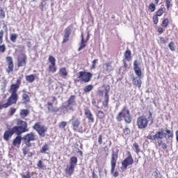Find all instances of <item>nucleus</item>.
Here are the masks:
<instances>
[{"label": "nucleus", "instance_id": "f03ea898", "mask_svg": "<svg viewBox=\"0 0 178 178\" xmlns=\"http://www.w3.org/2000/svg\"><path fill=\"white\" fill-rule=\"evenodd\" d=\"M162 136H160V138H157L156 147H158L159 149H163L166 151L168 149V144H169L170 140L175 137L173 131L165 128L164 130L161 129Z\"/></svg>", "mask_w": 178, "mask_h": 178}, {"label": "nucleus", "instance_id": "c9c22d12", "mask_svg": "<svg viewBox=\"0 0 178 178\" xmlns=\"http://www.w3.org/2000/svg\"><path fill=\"white\" fill-rule=\"evenodd\" d=\"M38 168L40 169H42V170H47V165H44L42 164V161L40 160L38 163H37Z\"/></svg>", "mask_w": 178, "mask_h": 178}, {"label": "nucleus", "instance_id": "6e6552de", "mask_svg": "<svg viewBox=\"0 0 178 178\" xmlns=\"http://www.w3.org/2000/svg\"><path fill=\"white\" fill-rule=\"evenodd\" d=\"M92 79L91 72L80 71L77 74V77L74 80V83H90Z\"/></svg>", "mask_w": 178, "mask_h": 178}, {"label": "nucleus", "instance_id": "0eeeda50", "mask_svg": "<svg viewBox=\"0 0 178 178\" xmlns=\"http://www.w3.org/2000/svg\"><path fill=\"white\" fill-rule=\"evenodd\" d=\"M77 157L72 156L70 161V165H67L65 169L66 177H72L74 175V169L77 166Z\"/></svg>", "mask_w": 178, "mask_h": 178}, {"label": "nucleus", "instance_id": "e433bc0d", "mask_svg": "<svg viewBox=\"0 0 178 178\" xmlns=\"http://www.w3.org/2000/svg\"><path fill=\"white\" fill-rule=\"evenodd\" d=\"M161 26L162 27H165V29H166V27L169 26V19L165 18L164 19H163Z\"/></svg>", "mask_w": 178, "mask_h": 178}, {"label": "nucleus", "instance_id": "de8ad7c7", "mask_svg": "<svg viewBox=\"0 0 178 178\" xmlns=\"http://www.w3.org/2000/svg\"><path fill=\"white\" fill-rule=\"evenodd\" d=\"M21 177L22 178H31V173L30 171H27L26 175L21 174Z\"/></svg>", "mask_w": 178, "mask_h": 178}, {"label": "nucleus", "instance_id": "f257e3e1", "mask_svg": "<svg viewBox=\"0 0 178 178\" xmlns=\"http://www.w3.org/2000/svg\"><path fill=\"white\" fill-rule=\"evenodd\" d=\"M22 80L23 75L17 79L15 83H13L10 86L9 92L11 95L8 98L6 103L5 101L0 102V111H2V109H6V108H9V106L17 104V101L19 99V95H17V91H19V88H20V86H22Z\"/></svg>", "mask_w": 178, "mask_h": 178}, {"label": "nucleus", "instance_id": "dca6fc26", "mask_svg": "<svg viewBox=\"0 0 178 178\" xmlns=\"http://www.w3.org/2000/svg\"><path fill=\"white\" fill-rule=\"evenodd\" d=\"M6 62L7 63V68L6 69L7 73L9 74L12 73L15 69V65L13 64V58L12 56H7L6 58Z\"/></svg>", "mask_w": 178, "mask_h": 178}, {"label": "nucleus", "instance_id": "c03bdc74", "mask_svg": "<svg viewBox=\"0 0 178 178\" xmlns=\"http://www.w3.org/2000/svg\"><path fill=\"white\" fill-rule=\"evenodd\" d=\"M168 48H170V51H176V48L175 47V42H170L168 44Z\"/></svg>", "mask_w": 178, "mask_h": 178}, {"label": "nucleus", "instance_id": "603ef678", "mask_svg": "<svg viewBox=\"0 0 178 178\" xmlns=\"http://www.w3.org/2000/svg\"><path fill=\"white\" fill-rule=\"evenodd\" d=\"M3 42V30L0 31V45Z\"/></svg>", "mask_w": 178, "mask_h": 178}, {"label": "nucleus", "instance_id": "1a4fd4ad", "mask_svg": "<svg viewBox=\"0 0 178 178\" xmlns=\"http://www.w3.org/2000/svg\"><path fill=\"white\" fill-rule=\"evenodd\" d=\"M33 130H35L37 131L38 134L40 137H45L47 131H48V128L44 125H41V122H38L35 123V124L33 126Z\"/></svg>", "mask_w": 178, "mask_h": 178}, {"label": "nucleus", "instance_id": "3c124183", "mask_svg": "<svg viewBox=\"0 0 178 178\" xmlns=\"http://www.w3.org/2000/svg\"><path fill=\"white\" fill-rule=\"evenodd\" d=\"M103 136H102V134H100L99 136V137L97 138V141H98V144H99V145H102V139H103Z\"/></svg>", "mask_w": 178, "mask_h": 178}, {"label": "nucleus", "instance_id": "412c9836", "mask_svg": "<svg viewBox=\"0 0 178 178\" xmlns=\"http://www.w3.org/2000/svg\"><path fill=\"white\" fill-rule=\"evenodd\" d=\"M81 42L78 51H80L87 46V42L90 40V33H88L86 40H84V33L82 32L81 35Z\"/></svg>", "mask_w": 178, "mask_h": 178}, {"label": "nucleus", "instance_id": "ea45409f", "mask_svg": "<svg viewBox=\"0 0 178 178\" xmlns=\"http://www.w3.org/2000/svg\"><path fill=\"white\" fill-rule=\"evenodd\" d=\"M165 3L168 10H169V9H170V8L173 6V4L172 3V0H165Z\"/></svg>", "mask_w": 178, "mask_h": 178}, {"label": "nucleus", "instance_id": "6e6d98bb", "mask_svg": "<svg viewBox=\"0 0 178 178\" xmlns=\"http://www.w3.org/2000/svg\"><path fill=\"white\" fill-rule=\"evenodd\" d=\"M15 113H16V108H10V116H13V115H15Z\"/></svg>", "mask_w": 178, "mask_h": 178}, {"label": "nucleus", "instance_id": "69168bd1", "mask_svg": "<svg viewBox=\"0 0 178 178\" xmlns=\"http://www.w3.org/2000/svg\"><path fill=\"white\" fill-rule=\"evenodd\" d=\"M79 154H80L81 156H83V152L81 150L79 151Z\"/></svg>", "mask_w": 178, "mask_h": 178}, {"label": "nucleus", "instance_id": "4be33fe9", "mask_svg": "<svg viewBox=\"0 0 178 178\" xmlns=\"http://www.w3.org/2000/svg\"><path fill=\"white\" fill-rule=\"evenodd\" d=\"M70 34H72V26H67L64 30V35L62 44H65V42H67V41H69L70 38Z\"/></svg>", "mask_w": 178, "mask_h": 178}, {"label": "nucleus", "instance_id": "9b49d317", "mask_svg": "<svg viewBox=\"0 0 178 178\" xmlns=\"http://www.w3.org/2000/svg\"><path fill=\"white\" fill-rule=\"evenodd\" d=\"M118 158H119V149L112 150L111 159V173L115 172L116 168V163L118 162Z\"/></svg>", "mask_w": 178, "mask_h": 178}, {"label": "nucleus", "instance_id": "f3484780", "mask_svg": "<svg viewBox=\"0 0 178 178\" xmlns=\"http://www.w3.org/2000/svg\"><path fill=\"white\" fill-rule=\"evenodd\" d=\"M124 59L122 60L124 67L125 69H127V67H129V65H127V62H130V60H131V59L133 58L131 56V50L127 49L125 51V52L124 53Z\"/></svg>", "mask_w": 178, "mask_h": 178}, {"label": "nucleus", "instance_id": "338daca9", "mask_svg": "<svg viewBox=\"0 0 178 178\" xmlns=\"http://www.w3.org/2000/svg\"><path fill=\"white\" fill-rule=\"evenodd\" d=\"M163 42H164V44L166 42V40H165V39L163 40Z\"/></svg>", "mask_w": 178, "mask_h": 178}, {"label": "nucleus", "instance_id": "393cba45", "mask_svg": "<svg viewBox=\"0 0 178 178\" xmlns=\"http://www.w3.org/2000/svg\"><path fill=\"white\" fill-rule=\"evenodd\" d=\"M74 105H76V96L75 95H71L70 97L67 100V108H70L71 106H73Z\"/></svg>", "mask_w": 178, "mask_h": 178}, {"label": "nucleus", "instance_id": "4c0bfd02", "mask_svg": "<svg viewBox=\"0 0 178 178\" xmlns=\"http://www.w3.org/2000/svg\"><path fill=\"white\" fill-rule=\"evenodd\" d=\"M30 147L26 145L25 147H24L22 148V152H23V154L24 155V156H26V155H27V154L30 153Z\"/></svg>", "mask_w": 178, "mask_h": 178}, {"label": "nucleus", "instance_id": "0e129e2a", "mask_svg": "<svg viewBox=\"0 0 178 178\" xmlns=\"http://www.w3.org/2000/svg\"><path fill=\"white\" fill-rule=\"evenodd\" d=\"M154 3L158 5L159 3V0H154Z\"/></svg>", "mask_w": 178, "mask_h": 178}, {"label": "nucleus", "instance_id": "13d9d810", "mask_svg": "<svg viewBox=\"0 0 178 178\" xmlns=\"http://www.w3.org/2000/svg\"><path fill=\"white\" fill-rule=\"evenodd\" d=\"M109 91H111V86L109 85H107L105 87V92H109Z\"/></svg>", "mask_w": 178, "mask_h": 178}, {"label": "nucleus", "instance_id": "9d476101", "mask_svg": "<svg viewBox=\"0 0 178 178\" xmlns=\"http://www.w3.org/2000/svg\"><path fill=\"white\" fill-rule=\"evenodd\" d=\"M23 138L26 147H31V141H37L38 136L34 132H31L26 134Z\"/></svg>", "mask_w": 178, "mask_h": 178}, {"label": "nucleus", "instance_id": "ddd939ff", "mask_svg": "<svg viewBox=\"0 0 178 178\" xmlns=\"http://www.w3.org/2000/svg\"><path fill=\"white\" fill-rule=\"evenodd\" d=\"M49 62L51 65H49L48 72L49 73H56L58 68L56 67V59L53 56H49Z\"/></svg>", "mask_w": 178, "mask_h": 178}, {"label": "nucleus", "instance_id": "8fccbe9b", "mask_svg": "<svg viewBox=\"0 0 178 178\" xmlns=\"http://www.w3.org/2000/svg\"><path fill=\"white\" fill-rule=\"evenodd\" d=\"M97 62H98V59H95L92 60V65L90 67V69L92 70L94 69H95L96 67V65H97Z\"/></svg>", "mask_w": 178, "mask_h": 178}, {"label": "nucleus", "instance_id": "09e8293b", "mask_svg": "<svg viewBox=\"0 0 178 178\" xmlns=\"http://www.w3.org/2000/svg\"><path fill=\"white\" fill-rule=\"evenodd\" d=\"M152 20H153L154 24H157L158 23H159V18L158 16L155 15L152 17Z\"/></svg>", "mask_w": 178, "mask_h": 178}, {"label": "nucleus", "instance_id": "b1692460", "mask_svg": "<svg viewBox=\"0 0 178 178\" xmlns=\"http://www.w3.org/2000/svg\"><path fill=\"white\" fill-rule=\"evenodd\" d=\"M20 144H22V136H20V135H17V136H16L13 140V145L19 148L20 147Z\"/></svg>", "mask_w": 178, "mask_h": 178}, {"label": "nucleus", "instance_id": "680f3d73", "mask_svg": "<svg viewBox=\"0 0 178 178\" xmlns=\"http://www.w3.org/2000/svg\"><path fill=\"white\" fill-rule=\"evenodd\" d=\"M118 176H119V172L115 171L113 174V177H118Z\"/></svg>", "mask_w": 178, "mask_h": 178}, {"label": "nucleus", "instance_id": "79ce46f5", "mask_svg": "<svg viewBox=\"0 0 178 178\" xmlns=\"http://www.w3.org/2000/svg\"><path fill=\"white\" fill-rule=\"evenodd\" d=\"M106 66V72H111L113 70V68H112V63H107L105 64Z\"/></svg>", "mask_w": 178, "mask_h": 178}, {"label": "nucleus", "instance_id": "4468645a", "mask_svg": "<svg viewBox=\"0 0 178 178\" xmlns=\"http://www.w3.org/2000/svg\"><path fill=\"white\" fill-rule=\"evenodd\" d=\"M70 122L72 124V129L74 130V131H79V128L80 127V124H81L80 118H77L73 115Z\"/></svg>", "mask_w": 178, "mask_h": 178}, {"label": "nucleus", "instance_id": "a18cd8bd", "mask_svg": "<svg viewBox=\"0 0 178 178\" xmlns=\"http://www.w3.org/2000/svg\"><path fill=\"white\" fill-rule=\"evenodd\" d=\"M134 147L136 149V154H140V152L141 151V149H140V146L138 145V143H134Z\"/></svg>", "mask_w": 178, "mask_h": 178}, {"label": "nucleus", "instance_id": "bb28decb", "mask_svg": "<svg viewBox=\"0 0 178 178\" xmlns=\"http://www.w3.org/2000/svg\"><path fill=\"white\" fill-rule=\"evenodd\" d=\"M58 74H59V76H60V77H63V79H66V77H67V74H68L67 70H66V68L65 67H63L60 68Z\"/></svg>", "mask_w": 178, "mask_h": 178}, {"label": "nucleus", "instance_id": "37998d69", "mask_svg": "<svg viewBox=\"0 0 178 178\" xmlns=\"http://www.w3.org/2000/svg\"><path fill=\"white\" fill-rule=\"evenodd\" d=\"M67 126V122L66 121H62L58 124L59 129H65Z\"/></svg>", "mask_w": 178, "mask_h": 178}, {"label": "nucleus", "instance_id": "c85d7f7f", "mask_svg": "<svg viewBox=\"0 0 178 178\" xmlns=\"http://www.w3.org/2000/svg\"><path fill=\"white\" fill-rule=\"evenodd\" d=\"M102 152L105 154L106 156L109 155V147L106 145V142L103 143V147L101 148Z\"/></svg>", "mask_w": 178, "mask_h": 178}, {"label": "nucleus", "instance_id": "7ed1b4c3", "mask_svg": "<svg viewBox=\"0 0 178 178\" xmlns=\"http://www.w3.org/2000/svg\"><path fill=\"white\" fill-rule=\"evenodd\" d=\"M123 120L125 123H127V124H130L133 120V118L130 113V110L127 106H124L116 115L117 122H122Z\"/></svg>", "mask_w": 178, "mask_h": 178}, {"label": "nucleus", "instance_id": "58836bf2", "mask_svg": "<svg viewBox=\"0 0 178 178\" xmlns=\"http://www.w3.org/2000/svg\"><path fill=\"white\" fill-rule=\"evenodd\" d=\"M10 40L12 41V42H16V40H17V34L11 33L10 35Z\"/></svg>", "mask_w": 178, "mask_h": 178}, {"label": "nucleus", "instance_id": "6ab92c4d", "mask_svg": "<svg viewBox=\"0 0 178 178\" xmlns=\"http://www.w3.org/2000/svg\"><path fill=\"white\" fill-rule=\"evenodd\" d=\"M84 115L86 119H88V123H94V122H95L94 114H92V112H91V110H90L88 107H86V108H84Z\"/></svg>", "mask_w": 178, "mask_h": 178}, {"label": "nucleus", "instance_id": "a19ab883", "mask_svg": "<svg viewBox=\"0 0 178 178\" xmlns=\"http://www.w3.org/2000/svg\"><path fill=\"white\" fill-rule=\"evenodd\" d=\"M92 88H94V86L92 85H88L85 86V88H83V91L84 92H90V91H91Z\"/></svg>", "mask_w": 178, "mask_h": 178}, {"label": "nucleus", "instance_id": "4d7b16f0", "mask_svg": "<svg viewBox=\"0 0 178 178\" xmlns=\"http://www.w3.org/2000/svg\"><path fill=\"white\" fill-rule=\"evenodd\" d=\"M92 105H93V106H95L97 109L100 108L99 106L97 105V101H95V99H92Z\"/></svg>", "mask_w": 178, "mask_h": 178}, {"label": "nucleus", "instance_id": "5701e85b", "mask_svg": "<svg viewBox=\"0 0 178 178\" xmlns=\"http://www.w3.org/2000/svg\"><path fill=\"white\" fill-rule=\"evenodd\" d=\"M162 129L160 131H158L156 132V134L152 136V135H148L147 136V140H156L158 138H161V136H162Z\"/></svg>", "mask_w": 178, "mask_h": 178}, {"label": "nucleus", "instance_id": "052dcab7", "mask_svg": "<svg viewBox=\"0 0 178 178\" xmlns=\"http://www.w3.org/2000/svg\"><path fill=\"white\" fill-rule=\"evenodd\" d=\"M157 31H158V33H159L160 34H162V33H163V28H162V27H159L158 29H157Z\"/></svg>", "mask_w": 178, "mask_h": 178}, {"label": "nucleus", "instance_id": "2f4dec72", "mask_svg": "<svg viewBox=\"0 0 178 178\" xmlns=\"http://www.w3.org/2000/svg\"><path fill=\"white\" fill-rule=\"evenodd\" d=\"M22 97L24 104H29V102H30V96H29V95H27L26 93L22 94Z\"/></svg>", "mask_w": 178, "mask_h": 178}, {"label": "nucleus", "instance_id": "c756f323", "mask_svg": "<svg viewBox=\"0 0 178 178\" xmlns=\"http://www.w3.org/2000/svg\"><path fill=\"white\" fill-rule=\"evenodd\" d=\"M26 81L28 83H34L35 81V75L34 74H30V75H26L25 76Z\"/></svg>", "mask_w": 178, "mask_h": 178}, {"label": "nucleus", "instance_id": "7c9ffc66", "mask_svg": "<svg viewBox=\"0 0 178 178\" xmlns=\"http://www.w3.org/2000/svg\"><path fill=\"white\" fill-rule=\"evenodd\" d=\"M130 134H131V131L129 127L126 126L122 130V136H124V137H128Z\"/></svg>", "mask_w": 178, "mask_h": 178}, {"label": "nucleus", "instance_id": "774afa93", "mask_svg": "<svg viewBox=\"0 0 178 178\" xmlns=\"http://www.w3.org/2000/svg\"><path fill=\"white\" fill-rule=\"evenodd\" d=\"M101 102V100H99L98 102H97V104H99Z\"/></svg>", "mask_w": 178, "mask_h": 178}, {"label": "nucleus", "instance_id": "473e14b6", "mask_svg": "<svg viewBox=\"0 0 178 178\" xmlns=\"http://www.w3.org/2000/svg\"><path fill=\"white\" fill-rule=\"evenodd\" d=\"M149 11L152 13L155 12L156 10V6H155V3H151L148 6Z\"/></svg>", "mask_w": 178, "mask_h": 178}, {"label": "nucleus", "instance_id": "20e7f679", "mask_svg": "<svg viewBox=\"0 0 178 178\" xmlns=\"http://www.w3.org/2000/svg\"><path fill=\"white\" fill-rule=\"evenodd\" d=\"M149 120H151V123H154V118H152V113H151V111H149L148 119H147L144 115H141L138 118L136 121L138 128L140 130L147 129V127H148Z\"/></svg>", "mask_w": 178, "mask_h": 178}, {"label": "nucleus", "instance_id": "a211bd4d", "mask_svg": "<svg viewBox=\"0 0 178 178\" xmlns=\"http://www.w3.org/2000/svg\"><path fill=\"white\" fill-rule=\"evenodd\" d=\"M56 101V98L55 97H51V102H47V108L48 112H54V113H56L59 111V108L58 107L54 106V102Z\"/></svg>", "mask_w": 178, "mask_h": 178}, {"label": "nucleus", "instance_id": "cd10ccee", "mask_svg": "<svg viewBox=\"0 0 178 178\" xmlns=\"http://www.w3.org/2000/svg\"><path fill=\"white\" fill-rule=\"evenodd\" d=\"M30 115V111L29 109H21L19 112V116L22 118H27Z\"/></svg>", "mask_w": 178, "mask_h": 178}, {"label": "nucleus", "instance_id": "bf43d9fd", "mask_svg": "<svg viewBox=\"0 0 178 178\" xmlns=\"http://www.w3.org/2000/svg\"><path fill=\"white\" fill-rule=\"evenodd\" d=\"M108 94H109V92H105L104 99L109 100V95Z\"/></svg>", "mask_w": 178, "mask_h": 178}, {"label": "nucleus", "instance_id": "5fc2aeb1", "mask_svg": "<svg viewBox=\"0 0 178 178\" xmlns=\"http://www.w3.org/2000/svg\"><path fill=\"white\" fill-rule=\"evenodd\" d=\"M0 19H5V11L0 7Z\"/></svg>", "mask_w": 178, "mask_h": 178}, {"label": "nucleus", "instance_id": "f8f14e48", "mask_svg": "<svg viewBox=\"0 0 178 178\" xmlns=\"http://www.w3.org/2000/svg\"><path fill=\"white\" fill-rule=\"evenodd\" d=\"M127 157L125 158L122 162V169L126 170L128 166L130 165H133L134 163V160H133V156H131V153L130 152H127Z\"/></svg>", "mask_w": 178, "mask_h": 178}, {"label": "nucleus", "instance_id": "f704fd0d", "mask_svg": "<svg viewBox=\"0 0 178 178\" xmlns=\"http://www.w3.org/2000/svg\"><path fill=\"white\" fill-rule=\"evenodd\" d=\"M49 150V146H48V144H45L42 147V149H40L41 154H46L47 151Z\"/></svg>", "mask_w": 178, "mask_h": 178}, {"label": "nucleus", "instance_id": "49530a36", "mask_svg": "<svg viewBox=\"0 0 178 178\" xmlns=\"http://www.w3.org/2000/svg\"><path fill=\"white\" fill-rule=\"evenodd\" d=\"M4 52H6V45L3 44L0 45V54H4Z\"/></svg>", "mask_w": 178, "mask_h": 178}, {"label": "nucleus", "instance_id": "72a5a7b5", "mask_svg": "<svg viewBox=\"0 0 178 178\" xmlns=\"http://www.w3.org/2000/svg\"><path fill=\"white\" fill-rule=\"evenodd\" d=\"M165 13V10L163 9V8H161L159 10H156V16H157L158 17H161V16H162V15H163Z\"/></svg>", "mask_w": 178, "mask_h": 178}, {"label": "nucleus", "instance_id": "39448f33", "mask_svg": "<svg viewBox=\"0 0 178 178\" xmlns=\"http://www.w3.org/2000/svg\"><path fill=\"white\" fill-rule=\"evenodd\" d=\"M134 70L138 78L134 77L132 79V83H134V86H137L138 88H141V84L143 83L141 81V76L143 75V72L141 71V68L138 67L137 60H135L134 62Z\"/></svg>", "mask_w": 178, "mask_h": 178}, {"label": "nucleus", "instance_id": "a878e982", "mask_svg": "<svg viewBox=\"0 0 178 178\" xmlns=\"http://www.w3.org/2000/svg\"><path fill=\"white\" fill-rule=\"evenodd\" d=\"M95 115L97 119L99 120H102L104 118H106V114H105V112L102 110H99L96 112Z\"/></svg>", "mask_w": 178, "mask_h": 178}, {"label": "nucleus", "instance_id": "e2e57ef3", "mask_svg": "<svg viewBox=\"0 0 178 178\" xmlns=\"http://www.w3.org/2000/svg\"><path fill=\"white\" fill-rule=\"evenodd\" d=\"M92 178H98V175L95 174V172H92Z\"/></svg>", "mask_w": 178, "mask_h": 178}, {"label": "nucleus", "instance_id": "aec40b11", "mask_svg": "<svg viewBox=\"0 0 178 178\" xmlns=\"http://www.w3.org/2000/svg\"><path fill=\"white\" fill-rule=\"evenodd\" d=\"M27 63V56L24 54L19 55L17 57V67H23V66H26Z\"/></svg>", "mask_w": 178, "mask_h": 178}, {"label": "nucleus", "instance_id": "864d4df0", "mask_svg": "<svg viewBox=\"0 0 178 178\" xmlns=\"http://www.w3.org/2000/svg\"><path fill=\"white\" fill-rule=\"evenodd\" d=\"M109 102V100L104 99V101L102 102V106L104 109L108 108V104Z\"/></svg>", "mask_w": 178, "mask_h": 178}, {"label": "nucleus", "instance_id": "423d86ee", "mask_svg": "<svg viewBox=\"0 0 178 178\" xmlns=\"http://www.w3.org/2000/svg\"><path fill=\"white\" fill-rule=\"evenodd\" d=\"M17 126H14V129L17 132V136H22L23 133H27L29 131V124L27 122L24 121L22 119H17Z\"/></svg>", "mask_w": 178, "mask_h": 178}, {"label": "nucleus", "instance_id": "2eb2a0df", "mask_svg": "<svg viewBox=\"0 0 178 178\" xmlns=\"http://www.w3.org/2000/svg\"><path fill=\"white\" fill-rule=\"evenodd\" d=\"M13 134L17 135V132L15 129V127H13V128H8V130L5 131L3 134V140L5 141H9L10 138H11Z\"/></svg>", "mask_w": 178, "mask_h": 178}]
</instances>
